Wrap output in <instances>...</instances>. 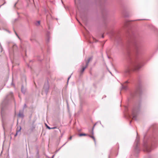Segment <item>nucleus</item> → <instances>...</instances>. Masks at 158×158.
Here are the masks:
<instances>
[{"instance_id": "f257e3e1", "label": "nucleus", "mask_w": 158, "mask_h": 158, "mask_svg": "<svg viewBox=\"0 0 158 158\" xmlns=\"http://www.w3.org/2000/svg\"><path fill=\"white\" fill-rule=\"evenodd\" d=\"M137 64L134 60L130 62L126 66L124 69V73L126 74H129L131 69H138L139 68L137 66Z\"/></svg>"}, {"instance_id": "f03ea898", "label": "nucleus", "mask_w": 158, "mask_h": 158, "mask_svg": "<svg viewBox=\"0 0 158 158\" xmlns=\"http://www.w3.org/2000/svg\"><path fill=\"white\" fill-rule=\"evenodd\" d=\"M128 83L127 81H126L122 85V89L127 90L128 89L127 85V83Z\"/></svg>"}, {"instance_id": "7ed1b4c3", "label": "nucleus", "mask_w": 158, "mask_h": 158, "mask_svg": "<svg viewBox=\"0 0 158 158\" xmlns=\"http://www.w3.org/2000/svg\"><path fill=\"white\" fill-rule=\"evenodd\" d=\"M49 88V86L48 84H45L44 87V89L45 90L46 92H47V93L48 92V91Z\"/></svg>"}, {"instance_id": "20e7f679", "label": "nucleus", "mask_w": 158, "mask_h": 158, "mask_svg": "<svg viewBox=\"0 0 158 158\" xmlns=\"http://www.w3.org/2000/svg\"><path fill=\"white\" fill-rule=\"evenodd\" d=\"M92 57H90L89 58L87 61H86V66H88L89 63L90 61L92 60Z\"/></svg>"}, {"instance_id": "39448f33", "label": "nucleus", "mask_w": 158, "mask_h": 158, "mask_svg": "<svg viewBox=\"0 0 158 158\" xmlns=\"http://www.w3.org/2000/svg\"><path fill=\"white\" fill-rule=\"evenodd\" d=\"M21 129V127H20L19 128H18V127L17 128V130L16 133L15 135V136H16L17 135L18 133L20 132Z\"/></svg>"}, {"instance_id": "423d86ee", "label": "nucleus", "mask_w": 158, "mask_h": 158, "mask_svg": "<svg viewBox=\"0 0 158 158\" xmlns=\"http://www.w3.org/2000/svg\"><path fill=\"white\" fill-rule=\"evenodd\" d=\"M18 116L20 117L23 118L24 117V115L23 112H20L18 114Z\"/></svg>"}, {"instance_id": "0eeeda50", "label": "nucleus", "mask_w": 158, "mask_h": 158, "mask_svg": "<svg viewBox=\"0 0 158 158\" xmlns=\"http://www.w3.org/2000/svg\"><path fill=\"white\" fill-rule=\"evenodd\" d=\"M87 66H86H86H85V67H83V68H82V69L81 70V71L80 72H81V73H82L85 70V69L87 67Z\"/></svg>"}, {"instance_id": "6e6552de", "label": "nucleus", "mask_w": 158, "mask_h": 158, "mask_svg": "<svg viewBox=\"0 0 158 158\" xmlns=\"http://www.w3.org/2000/svg\"><path fill=\"white\" fill-rule=\"evenodd\" d=\"M88 136H89V137L92 138L93 139V140L94 141V143H96V141L95 138L94 137V136L93 135H88Z\"/></svg>"}, {"instance_id": "1a4fd4ad", "label": "nucleus", "mask_w": 158, "mask_h": 158, "mask_svg": "<svg viewBox=\"0 0 158 158\" xmlns=\"http://www.w3.org/2000/svg\"><path fill=\"white\" fill-rule=\"evenodd\" d=\"M79 135L80 136H87L88 135L87 134H85V133H81L79 134Z\"/></svg>"}, {"instance_id": "9d476101", "label": "nucleus", "mask_w": 158, "mask_h": 158, "mask_svg": "<svg viewBox=\"0 0 158 158\" xmlns=\"http://www.w3.org/2000/svg\"><path fill=\"white\" fill-rule=\"evenodd\" d=\"M21 91L24 94L25 93V90H24L23 88V87L22 88V89H21Z\"/></svg>"}, {"instance_id": "9b49d317", "label": "nucleus", "mask_w": 158, "mask_h": 158, "mask_svg": "<svg viewBox=\"0 0 158 158\" xmlns=\"http://www.w3.org/2000/svg\"><path fill=\"white\" fill-rule=\"evenodd\" d=\"M94 127H93L92 128V134L93 135L94 134Z\"/></svg>"}, {"instance_id": "f8f14e48", "label": "nucleus", "mask_w": 158, "mask_h": 158, "mask_svg": "<svg viewBox=\"0 0 158 158\" xmlns=\"http://www.w3.org/2000/svg\"><path fill=\"white\" fill-rule=\"evenodd\" d=\"M133 119H135V120H136V116H135L133 115Z\"/></svg>"}, {"instance_id": "ddd939ff", "label": "nucleus", "mask_w": 158, "mask_h": 158, "mask_svg": "<svg viewBox=\"0 0 158 158\" xmlns=\"http://www.w3.org/2000/svg\"><path fill=\"white\" fill-rule=\"evenodd\" d=\"M46 127L48 128V129H51V128L50 127H49L48 126L47 124H46Z\"/></svg>"}, {"instance_id": "4468645a", "label": "nucleus", "mask_w": 158, "mask_h": 158, "mask_svg": "<svg viewBox=\"0 0 158 158\" xmlns=\"http://www.w3.org/2000/svg\"><path fill=\"white\" fill-rule=\"evenodd\" d=\"M40 21H38L37 22V23H36V25H39L40 24Z\"/></svg>"}, {"instance_id": "2eb2a0df", "label": "nucleus", "mask_w": 158, "mask_h": 158, "mask_svg": "<svg viewBox=\"0 0 158 158\" xmlns=\"http://www.w3.org/2000/svg\"><path fill=\"white\" fill-rule=\"evenodd\" d=\"M72 136H70V137L68 139L69 140H71L72 139Z\"/></svg>"}, {"instance_id": "dca6fc26", "label": "nucleus", "mask_w": 158, "mask_h": 158, "mask_svg": "<svg viewBox=\"0 0 158 158\" xmlns=\"http://www.w3.org/2000/svg\"><path fill=\"white\" fill-rule=\"evenodd\" d=\"M146 151L148 152H149L150 151V150L148 149V148H146Z\"/></svg>"}, {"instance_id": "f3484780", "label": "nucleus", "mask_w": 158, "mask_h": 158, "mask_svg": "<svg viewBox=\"0 0 158 158\" xmlns=\"http://www.w3.org/2000/svg\"><path fill=\"white\" fill-rule=\"evenodd\" d=\"M27 107V105L26 104H24V107H23V109H24L25 108H26Z\"/></svg>"}, {"instance_id": "a211bd4d", "label": "nucleus", "mask_w": 158, "mask_h": 158, "mask_svg": "<svg viewBox=\"0 0 158 158\" xmlns=\"http://www.w3.org/2000/svg\"><path fill=\"white\" fill-rule=\"evenodd\" d=\"M71 77V75H70V76L68 77V81H67L68 82L69 80V79Z\"/></svg>"}, {"instance_id": "6ab92c4d", "label": "nucleus", "mask_w": 158, "mask_h": 158, "mask_svg": "<svg viewBox=\"0 0 158 158\" xmlns=\"http://www.w3.org/2000/svg\"><path fill=\"white\" fill-rule=\"evenodd\" d=\"M56 128H57V127H53L51 128V129H56Z\"/></svg>"}, {"instance_id": "aec40b11", "label": "nucleus", "mask_w": 158, "mask_h": 158, "mask_svg": "<svg viewBox=\"0 0 158 158\" xmlns=\"http://www.w3.org/2000/svg\"><path fill=\"white\" fill-rule=\"evenodd\" d=\"M15 31V34H16V35H17V36L18 37H19V36H18V34H17V33H16V31Z\"/></svg>"}, {"instance_id": "412c9836", "label": "nucleus", "mask_w": 158, "mask_h": 158, "mask_svg": "<svg viewBox=\"0 0 158 158\" xmlns=\"http://www.w3.org/2000/svg\"><path fill=\"white\" fill-rule=\"evenodd\" d=\"M77 0H75V3H76V1H77Z\"/></svg>"}, {"instance_id": "4be33fe9", "label": "nucleus", "mask_w": 158, "mask_h": 158, "mask_svg": "<svg viewBox=\"0 0 158 158\" xmlns=\"http://www.w3.org/2000/svg\"><path fill=\"white\" fill-rule=\"evenodd\" d=\"M54 156V155H53V156H52V158H53V157Z\"/></svg>"}]
</instances>
